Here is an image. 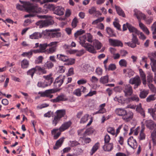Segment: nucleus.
<instances>
[{
  "mask_svg": "<svg viewBox=\"0 0 156 156\" xmlns=\"http://www.w3.org/2000/svg\"><path fill=\"white\" fill-rule=\"evenodd\" d=\"M47 72L46 70L42 68L40 66H37L35 67L31 68L28 70L27 72L28 75H30L33 78L34 73L37 74H45Z\"/></svg>",
  "mask_w": 156,
  "mask_h": 156,
  "instance_id": "nucleus-1",
  "label": "nucleus"
},
{
  "mask_svg": "<svg viewBox=\"0 0 156 156\" xmlns=\"http://www.w3.org/2000/svg\"><path fill=\"white\" fill-rule=\"evenodd\" d=\"M51 18V16L48 17L47 18H45V20L39 21L37 22L36 24L39 26V28L48 27L52 24L53 23V21Z\"/></svg>",
  "mask_w": 156,
  "mask_h": 156,
  "instance_id": "nucleus-2",
  "label": "nucleus"
},
{
  "mask_svg": "<svg viewBox=\"0 0 156 156\" xmlns=\"http://www.w3.org/2000/svg\"><path fill=\"white\" fill-rule=\"evenodd\" d=\"M20 2H21V5L17 4V9L20 10H25L28 12L30 3L29 2H23L21 1H20Z\"/></svg>",
  "mask_w": 156,
  "mask_h": 156,
  "instance_id": "nucleus-3",
  "label": "nucleus"
},
{
  "mask_svg": "<svg viewBox=\"0 0 156 156\" xmlns=\"http://www.w3.org/2000/svg\"><path fill=\"white\" fill-rule=\"evenodd\" d=\"M141 80L140 77L138 76H136L133 78L130 79L129 80V83L131 84H134V88L136 89L141 84Z\"/></svg>",
  "mask_w": 156,
  "mask_h": 156,
  "instance_id": "nucleus-4",
  "label": "nucleus"
},
{
  "mask_svg": "<svg viewBox=\"0 0 156 156\" xmlns=\"http://www.w3.org/2000/svg\"><path fill=\"white\" fill-rule=\"evenodd\" d=\"M28 12H32L34 14V16L36 13H40L43 12L41 8L37 5H33L30 3V6Z\"/></svg>",
  "mask_w": 156,
  "mask_h": 156,
  "instance_id": "nucleus-5",
  "label": "nucleus"
},
{
  "mask_svg": "<svg viewBox=\"0 0 156 156\" xmlns=\"http://www.w3.org/2000/svg\"><path fill=\"white\" fill-rule=\"evenodd\" d=\"M134 16H135L138 20L139 22L141 21V20L143 19L144 20L146 17V15L142 12L138 10L137 9H134L133 10Z\"/></svg>",
  "mask_w": 156,
  "mask_h": 156,
  "instance_id": "nucleus-6",
  "label": "nucleus"
},
{
  "mask_svg": "<svg viewBox=\"0 0 156 156\" xmlns=\"http://www.w3.org/2000/svg\"><path fill=\"white\" fill-rule=\"evenodd\" d=\"M65 9L62 6H56L54 8V13L57 15L61 16L63 15Z\"/></svg>",
  "mask_w": 156,
  "mask_h": 156,
  "instance_id": "nucleus-7",
  "label": "nucleus"
},
{
  "mask_svg": "<svg viewBox=\"0 0 156 156\" xmlns=\"http://www.w3.org/2000/svg\"><path fill=\"white\" fill-rule=\"evenodd\" d=\"M127 143L128 145L133 149H136L137 147V143L132 136L130 137L128 139Z\"/></svg>",
  "mask_w": 156,
  "mask_h": 156,
  "instance_id": "nucleus-8",
  "label": "nucleus"
},
{
  "mask_svg": "<svg viewBox=\"0 0 156 156\" xmlns=\"http://www.w3.org/2000/svg\"><path fill=\"white\" fill-rule=\"evenodd\" d=\"M123 92L126 96L131 95L133 93L132 87L129 84L125 85L124 88Z\"/></svg>",
  "mask_w": 156,
  "mask_h": 156,
  "instance_id": "nucleus-9",
  "label": "nucleus"
},
{
  "mask_svg": "<svg viewBox=\"0 0 156 156\" xmlns=\"http://www.w3.org/2000/svg\"><path fill=\"white\" fill-rule=\"evenodd\" d=\"M65 77V76L61 75L56 79L54 84L56 87H59L61 86L63 82Z\"/></svg>",
  "mask_w": 156,
  "mask_h": 156,
  "instance_id": "nucleus-10",
  "label": "nucleus"
},
{
  "mask_svg": "<svg viewBox=\"0 0 156 156\" xmlns=\"http://www.w3.org/2000/svg\"><path fill=\"white\" fill-rule=\"evenodd\" d=\"M108 42L112 46L121 47L123 46V44L121 41L118 40L109 39Z\"/></svg>",
  "mask_w": 156,
  "mask_h": 156,
  "instance_id": "nucleus-11",
  "label": "nucleus"
},
{
  "mask_svg": "<svg viewBox=\"0 0 156 156\" xmlns=\"http://www.w3.org/2000/svg\"><path fill=\"white\" fill-rule=\"evenodd\" d=\"M84 48L86 50L91 53L95 54L97 52L96 49L94 47V45L89 43H88L86 45H85L84 46Z\"/></svg>",
  "mask_w": 156,
  "mask_h": 156,
  "instance_id": "nucleus-12",
  "label": "nucleus"
},
{
  "mask_svg": "<svg viewBox=\"0 0 156 156\" xmlns=\"http://www.w3.org/2000/svg\"><path fill=\"white\" fill-rule=\"evenodd\" d=\"M72 124V122L70 121L64 122L59 128V131L63 132L67 129Z\"/></svg>",
  "mask_w": 156,
  "mask_h": 156,
  "instance_id": "nucleus-13",
  "label": "nucleus"
},
{
  "mask_svg": "<svg viewBox=\"0 0 156 156\" xmlns=\"http://www.w3.org/2000/svg\"><path fill=\"white\" fill-rule=\"evenodd\" d=\"M51 42L55 43L54 45H52L51 46H48V47H51L48 48L46 50V51L48 54H52L55 52L56 50L57 47L58 46V41H53Z\"/></svg>",
  "mask_w": 156,
  "mask_h": 156,
  "instance_id": "nucleus-14",
  "label": "nucleus"
},
{
  "mask_svg": "<svg viewBox=\"0 0 156 156\" xmlns=\"http://www.w3.org/2000/svg\"><path fill=\"white\" fill-rule=\"evenodd\" d=\"M133 114L130 111L127 112L126 111V113L122 117V119L125 121L129 122L133 118Z\"/></svg>",
  "mask_w": 156,
  "mask_h": 156,
  "instance_id": "nucleus-15",
  "label": "nucleus"
},
{
  "mask_svg": "<svg viewBox=\"0 0 156 156\" xmlns=\"http://www.w3.org/2000/svg\"><path fill=\"white\" fill-rule=\"evenodd\" d=\"M145 124L147 127L151 130L156 129V124L151 120H146Z\"/></svg>",
  "mask_w": 156,
  "mask_h": 156,
  "instance_id": "nucleus-16",
  "label": "nucleus"
},
{
  "mask_svg": "<svg viewBox=\"0 0 156 156\" xmlns=\"http://www.w3.org/2000/svg\"><path fill=\"white\" fill-rule=\"evenodd\" d=\"M139 26L140 29L146 34L149 35L150 32L147 27L141 21L139 22Z\"/></svg>",
  "mask_w": 156,
  "mask_h": 156,
  "instance_id": "nucleus-17",
  "label": "nucleus"
},
{
  "mask_svg": "<svg viewBox=\"0 0 156 156\" xmlns=\"http://www.w3.org/2000/svg\"><path fill=\"white\" fill-rule=\"evenodd\" d=\"M67 100V98H66L64 94H62L58 96L56 98L51 100L50 101L51 102L55 103L60 101H66Z\"/></svg>",
  "mask_w": 156,
  "mask_h": 156,
  "instance_id": "nucleus-18",
  "label": "nucleus"
},
{
  "mask_svg": "<svg viewBox=\"0 0 156 156\" xmlns=\"http://www.w3.org/2000/svg\"><path fill=\"white\" fill-rule=\"evenodd\" d=\"M55 43L50 42L49 44L45 43L43 44H40V45L39 49L40 50V52H43L44 51L46 48L48 47V46H51L52 45H54Z\"/></svg>",
  "mask_w": 156,
  "mask_h": 156,
  "instance_id": "nucleus-19",
  "label": "nucleus"
},
{
  "mask_svg": "<svg viewBox=\"0 0 156 156\" xmlns=\"http://www.w3.org/2000/svg\"><path fill=\"white\" fill-rule=\"evenodd\" d=\"M126 110L121 108H117L115 110V113L118 116L123 117L126 113Z\"/></svg>",
  "mask_w": 156,
  "mask_h": 156,
  "instance_id": "nucleus-20",
  "label": "nucleus"
},
{
  "mask_svg": "<svg viewBox=\"0 0 156 156\" xmlns=\"http://www.w3.org/2000/svg\"><path fill=\"white\" fill-rule=\"evenodd\" d=\"M136 111L138 112L139 113L143 118H144L145 116L144 111L142 107L141 104L140 103L137 105L136 108Z\"/></svg>",
  "mask_w": 156,
  "mask_h": 156,
  "instance_id": "nucleus-21",
  "label": "nucleus"
},
{
  "mask_svg": "<svg viewBox=\"0 0 156 156\" xmlns=\"http://www.w3.org/2000/svg\"><path fill=\"white\" fill-rule=\"evenodd\" d=\"M93 44L95 48L98 50L101 49L102 46V44L98 40L95 39L93 41Z\"/></svg>",
  "mask_w": 156,
  "mask_h": 156,
  "instance_id": "nucleus-22",
  "label": "nucleus"
},
{
  "mask_svg": "<svg viewBox=\"0 0 156 156\" xmlns=\"http://www.w3.org/2000/svg\"><path fill=\"white\" fill-rule=\"evenodd\" d=\"M61 132L59 131V128L56 129H53L51 131V133L52 134L54 135V138L56 139L60 136Z\"/></svg>",
  "mask_w": 156,
  "mask_h": 156,
  "instance_id": "nucleus-23",
  "label": "nucleus"
},
{
  "mask_svg": "<svg viewBox=\"0 0 156 156\" xmlns=\"http://www.w3.org/2000/svg\"><path fill=\"white\" fill-rule=\"evenodd\" d=\"M151 60L150 65L151 66L152 71L154 72H156V60L154 59L153 58L149 57Z\"/></svg>",
  "mask_w": 156,
  "mask_h": 156,
  "instance_id": "nucleus-24",
  "label": "nucleus"
},
{
  "mask_svg": "<svg viewBox=\"0 0 156 156\" xmlns=\"http://www.w3.org/2000/svg\"><path fill=\"white\" fill-rule=\"evenodd\" d=\"M56 92V90L54 89L46 90H45L46 97L51 98L53 97V95L51 94L55 93Z\"/></svg>",
  "mask_w": 156,
  "mask_h": 156,
  "instance_id": "nucleus-25",
  "label": "nucleus"
},
{
  "mask_svg": "<svg viewBox=\"0 0 156 156\" xmlns=\"http://www.w3.org/2000/svg\"><path fill=\"white\" fill-rule=\"evenodd\" d=\"M51 76L52 75L51 74H50L48 75L44 76H43V77L45 80V81L48 83L50 85L52 83L54 80L53 78L51 77Z\"/></svg>",
  "mask_w": 156,
  "mask_h": 156,
  "instance_id": "nucleus-26",
  "label": "nucleus"
},
{
  "mask_svg": "<svg viewBox=\"0 0 156 156\" xmlns=\"http://www.w3.org/2000/svg\"><path fill=\"white\" fill-rule=\"evenodd\" d=\"M42 34L40 33L35 32L30 35L29 37L32 39H37L41 37Z\"/></svg>",
  "mask_w": 156,
  "mask_h": 156,
  "instance_id": "nucleus-27",
  "label": "nucleus"
},
{
  "mask_svg": "<svg viewBox=\"0 0 156 156\" xmlns=\"http://www.w3.org/2000/svg\"><path fill=\"white\" fill-rule=\"evenodd\" d=\"M64 138L63 137L60 138L58 140L55 144V145L53 147L54 149H57L62 145L64 140Z\"/></svg>",
  "mask_w": 156,
  "mask_h": 156,
  "instance_id": "nucleus-28",
  "label": "nucleus"
},
{
  "mask_svg": "<svg viewBox=\"0 0 156 156\" xmlns=\"http://www.w3.org/2000/svg\"><path fill=\"white\" fill-rule=\"evenodd\" d=\"M56 115L60 119L63 117L66 114V111L64 109L58 110H57L55 112Z\"/></svg>",
  "mask_w": 156,
  "mask_h": 156,
  "instance_id": "nucleus-29",
  "label": "nucleus"
},
{
  "mask_svg": "<svg viewBox=\"0 0 156 156\" xmlns=\"http://www.w3.org/2000/svg\"><path fill=\"white\" fill-rule=\"evenodd\" d=\"M54 66V64L51 62L48 61L45 62L43 65L42 68L50 69H51Z\"/></svg>",
  "mask_w": 156,
  "mask_h": 156,
  "instance_id": "nucleus-30",
  "label": "nucleus"
},
{
  "mask_svg": "<svg viewBox=\"0 0 156 156\" xmlns=\"http://www.w3.org/2000/svg\"><path fill=\"white\" fill-rule=\"evenodd\" d=\"M123 72L124 74H126V75L129 77L133 76L134 74V71L131 69H123Z\"/></svg>",
  "mask_w": 156,
  "mask_h": 156,
  "instance_id": "nucleus-31",
  "label": "nucleus"
},
{
  "mask_svg": "<svg viewBox=\"0 0 156 156\" xmlns=\"http://www.w3.org/2000/svg\"><path fill=\"white\" fill-rule=\"evenodd\" d=\"M58 29H53V30H45L44 31L42 32V34L45 36L46 37H50L51 38V36L52 31H57Z\"/></svg>",
  "mask_w": 156,
  "mask_h": 156,
  "instance_id": "nucleus-32",
  "label": "nucleus"
},
{
  "mask_svg": "<svg viewBox=\"0 0 156 156\" xmlns=\"http://www.w3.org/2000/svg\"><path fill=\"white\" fill-rule=\"evenodd\" d=\"M67 56L62 54H57V58L59 61L63 62H65L66 60L67 59Z\"/></svg>",
  "mask_w": 156,
  "mask_h": 156,
  "instance_id": "nucleus-33",
  "label": "nucleus"
},
{
  "mask_svg": "<svg viewBox=\"0 0 156 156\" xmlns=\"http://www.w3.org/2000/svg\"><path fill=\"white\" fill-rule=\"evenodd\" d=\"M113 144L112 143L105 144L103 146V148L104 151H111L113 148Z\"/></svg>",
  "mask_w": 156,
  "mask_h": 156,
  "instance_id": "nucleus-34",
  "label": "nucleus"
},
{
  "mask_svg": "<svg viewBox=\"0 0 156 156\" xmlns=\"http://www.w3.org/2000/svg\"><path fill=\"white\" fill-rule=\"evenodd\" d=\"M50 86L48 83L45 81H39L37 84V86L39 87L44 88L48 86Z\"/></svg>",
  "mask_w": 156,
  "mask_h": 156,
  "instance_id": "nucleus-35",
  "label": "nucleus"
},
{
  "mask_svg": "<svg viewBox=\"0 0 156 156\" xmlns=\"http://www.w3.org/2000/svg\"><path fill=\"white\" fill-rule=\"evenodd\" d=\"M21 65L22 68H27L29 66V62L27 60L24 59L21 62Z\"/></svg>",
  "mask_w": 156,
  "mask_h": 156,
  "instance_id": "nucleus-36",
  "label": "nucleus"
},
{
  "mask_svg": "<svg viewBox=\"0 0 156 156\" xmlns=\"http://www.w3.org/2000/svg\"><path fill=\"white\" fill-rule=\"evenodd\" d=\"M148 94V90H141L139 96L141 98L143 99L145 98Z\"/></svg>",
  "mask_w": 156,
  "mask_h": 156,
  "instance_id": "nucleus-37",
  "label": "nucleus"
},
{
  "mask_svg": "<svg viewBox=\"0 0 156 156\" xmlns=\"http://www.w3.org/2000/svg\"><path fill=\"white\" fill-rule=\"evenodd\" d=\"M99 147V143H96L93 147L90 152V154L92 155L98 149Z\"/></svg>",
  "mask_w": 156,
  "mask_h": 156,
  "instance_id": "nucleus-38",
  "label": "nucleus"
},
{
  "mask_svg": "<svg viewBox=\"0 0 156 156\" xmlns=\"http://www.w3.org/2000/svg\"><path fill=\"white\" fill-rule=\"evenodd\" d=\"M153 131L151 133V138L153 141L154 145L156 144V129H154Z\"/></svg>",
  "mask_w": 156,
  "mask_h": 156,
  "instance_id": "nucleus-39",
  "label": "nucleus"
},
{
  "mask_svg": "<svg viewBox=\"0 0 156 156\" xmlns=\"http://www.w3.org/2000/svg\"><path fill=\"white\" fill-rule=\"evenodd\" d=\"M79 39L80 44L83 47L85 45H86L88 43H85L86 41V37L85 35L80 37L79 38Z\"/></svg>",
  "mask_w": 156,
  "mask_h": 156,
  "instance_id": "nucleus-40",
  "label": "nucleus"
},
{
  "mask_svg": "<svg viewBox=\"0 0 156 156\" xmlns=\"http://www.w3.org/2000/svg\"><path fill=\"white\" fill-rule=\"evenodd\" d=\"M133 128H132L130 129V132L129 133V135H131L132 133H133V134L135 136H137L138 135L139 132L140 131V127L139 126L137 127L134 130L133 129Z\"/></svg>",
  "mask_w": 156,
  "mask_h": 156,
  "instance_id": "nucleus-41",
  "label": "nucleus"
},
{
  "mask_svg": "<svg viewBox=\"0 0 156 156\" xmlns=\"http://www.w3.org/2000/svg\"><path fill=\"white\" fill-rule=\"evenodd\" d=\"M115 7L116 9L117 13L119 15L124 17L125 16V14L122 9L119 7L118 6L116 5H115Z\"/></svg>",
  "mask_w": 156,
  "mask_h": 156,
  "instance_id": "nucleus-42",
  "label": "nucleus"
},
{
  "mask_svg": "<svg viewBox=\"0 0 156 156\" xmlns=\"http://www.w3.org/2000/svg\"><path fill=\"white\" fill-rule=\"evenodd\" d=\"M75 62V59L72 58H69L67 57V59L64 63V65H70L74 64Z\"/></svg>",
  "mask_w": 156,
  "mask_h": 156,
  "instance_id": "nucleus-43",
  "label": "nucleus"
},
{
  "mask_svg": "<svg viewBox=\"0 0 156 156\" xmlns=\"http://www.w3.org/2000/svg\"><path fill=\"white\" fill-rule=\"evenodd\" d=\"M128 29L130 32L136 34L138 30L130 24L128 25Z\"/></svg>",
  "mask_w": 156,
  "mask_h": 156,
  "instance_id": "nucleus-44",
  "label": "nucleus"
},
{
  "mask_svg": "<svg viewBox=\"0 0 156 156\" xmlns=\"http://www.w3.org/2000/svg\"><path fill=\"white\" fill-rule=\"evenodd\" d=\"M94 129L92 128H90L86 129V131L83 134L84 136L89 135L93 133Z\"/></svg>",
  "mask_w": 156,
  "mask_h": 156,
  "instance_id": "nucleus-45",
  "label": "nucleus"
},
{
  "mask_svg": "<svg viewBox=\"0 0 156 156\" xmlns=\"http://www.w3.org/2000/svg\"><path fill=\"white\" fill-rule=\"evenodd\" d=\"M108 75L102 76L100 79V82L102 83H106L108 82Z\"/></svg>",
  "mask_w": 156,
  "mask_h": 156,
  "instance_id": "nucleus-46",
  "label": "nucleus"
},
{
  "mask_svg": "<svg viewBox=\"0 0 156 156\" xmlns=\"http://www.w3.org/2000/svg\"><path fill=\"white\" fill-rule=\"evenodd\" d=\"M105 106V103L102 104L100 106L99 111L100 114H103L106 112V109L104 108Z\"/></svg>",
  "mask_w": 156,
  "mask_h": 156,
  "instance_id": "nucleus-47",
  "label": "nucleus"
},
{
  "mask_svg": "<svg viewBox=\"0 0 156 156\" xmlns=\"http://www.w3.org/2000/svg\"><path fill=\"white\" fill-rule=\"evenodd\" d=\"M56 31H52L51 38H58L61 37V34L60 32H56Z\"/></svg>",
  "mask_w": 156,
  "mask_h": 156,
  "instance_id": "nucleus-48",
  "label": "nucleus"
},
{
  "mask_svg": "<svg viewBox=\"0 0 156 156\" xmlns=\"http://www.w3.org/2000/svg\"><path fill=\"white\" fill-rule=\"evenodd\" d=\"M136 34L138 36L139 38L143 40H145L146 38V36L144 34L139 30L138 31Z\"/></svg>",
  "mask_w": 156,
  "mask_h": 156,
  "instance_id": "nucleus-49",
  "label": "nucleus"
},
{
  "mask_svg": "<svg viewBox=\"0 0 156 156\" xmlns=\"http://www.w3.org/2000/svg\"><path fill=\"white\" fill-rule=\"evenodd\" d=\"M88 116L89 115L87 114L84 115L81 118L80 123L83 124L85 123L88 120Z\"/></svg>",
  "mask_w": 156,
  "mask_h": 156,
  "instance_id": "nucleus-50",
  "label": "nucleus"
},
{
  "mask_svg": "<svg viewBox=\"0 0 156 156\" xmlns=\"http://www.w3.org/2000/svg\"><path fill=\"white\" fill-rule=\"evenodd\" d=\"M139 100V98L136 95H133L129 98V101H134L137 102Z\"/></svg>",
  "mask_w": 156,
  "mask_h": 156,
  "instance_id": "nucleus-51",
  "label": "nucleus"
},
{
  "mask_svg": "<svg viewBox=\"0 0 156 156\" xmlns=\"http://www.w3.org/2000/svg\"><path fill=\"white\" fill-rule=\"evenodd\" d=\"M113 24L117 29H120V26L118 20L117 18L115 19V21L113 22Z\"/></svg>",
  "mask_w": 156,
  "mask_h": 156,
  "instance_id": "nucleus-52",
  "label": "nucleus"
},
{
  "mask_svg": "<svg viewBox=\"0 0 156 156\" xmlns=\"http://www.w3.org/2000/svg\"><path fill=\"white\" fill-rule=\"evenodd\" d=\"M84 66V67L86 68V70L89 73L92 72L94 70V68L93 66L88 65Z\"/></svg>",
  "mask_w": 156,
  "mask_h": 156,
  "instance_id": "nucleus-53",
  "label": "nucleus"
},
{
  "mask_svg": "<svg viewBox=\"0 0 156 156\" xmlns=\"http://www.w3.org/2000/svg\"><path fill=\"white\" fill-rule=\"evenodd\" d=\"M107 132L109 133L113 136H115V129L114 128L112 127H108L107 129Z\"/></svg>",
  "mask_w": 156,
  "mask_h": 156,
  "instance_id": "nucleus-54",
  "label": "nucleus"
},
{
  "mask_svg": "<svg viewBox=\"0 0 156 156\" xmlns=\"http://www.w3.org/2000/svg\"><path fill=\"white\" fill-rule=\"evenodd\" d=\"M95 72L97 75L100 76L102 75L103 70L101 68L98 67L96 68Z\"/></svg>",
  "mask_w": 156,
  "mask_h": 156,
  "instance_id": "nucleus-55",
  "label": "nucleus"
},
{
  "mask_svg": "<svg viewBox=\"0 0 156 156\" xmlns=\"http://www.w3.org/2000/svg\"><path fill=\"white\" fill-rule=\"evenodd\" d=\"M60 119L58 118L56 116H55L54 117L53 120H52V124L54 126H56L57 124L58 123V122L60 120Z\"/></svg>",
  "mask_w": 156,
  "mask_h": 156,
  "instance_id": "nucleus-56",
  "label": "nucleus"
},
{
  "mask_svg": "<svg viewBox=\"0 0 156 156\" xmlns=\"http://www.w3.org/2000/svg\"><path fill=\"white\" fill-rule=\"evenodd\" d=\"M119 64L121 66L126 67L127 65V62L124 59H122L119 62Z\"/></svg>",
  "mask_w": 156,
  "mask_h": 156,
  "instance_id": "nucleus-57",
  "label": "nucleus"
},
{
  "mask_svg": "<svg viewBox=\"0 0 156 156\" xmlns=\"http://www.w3.org/2000/svg\"><path fill=\"white\" fill-rule=\"evenodd\" d=\"M156 98L154 97V95H151L148 96L146 99V101L149 102L151 101L155 100Z\"/></svg>",
  "mask_w": 156,
  "mask_h": 156,
  "instance_id": "nucleus-58",
  "label": "nucleus"
},
{
  "mask_svg": "<svg viewBox=\"0 0 156 156\" xmlns=\"http://www.w3.org/2000/svg\"><path fill=\"white\" fill-rule=\"evenodd\" d=\"M144 20L145 21L147 24H150L152 22L153 20V17H150L147 18L146 16Z\"/></svg>",
  "mask_w": 156,
  "mask_h": 156,
  "instance_id": "nucleus-59",
  "label": "nucleus"
},
{
  "mask_svg": "<svg viewBox=\"0 0 156 156\" xmlns=\"http://www.w3.org/2000/svg\"><path fill=\"white\" fill-rule=\"evenodd\" d=\"M43 59V57L42 56H40L37 58L35 61V63L36 64H39L42 62V60Z\"/></svg>",
  "mask_w": 156,
  "mask_h": 156,
  "instance_id": "nucleus-60",
  "label": "nucleus"
},
{
  "mask_svg": "<svg viewBox=\"0 0 156 156\" xmlns=\"http://www.w3.org/2000/svg\"><path fill=\"white\" fill-rule=\"evenodd\" d=\"M32 55V52L30 50V51L23 53L21 55L24 57H27L28 58H30Z\"/></svg>",
  "mask_w": 156,
  "mask_h": 156,
  "instance_id": "nucleus-61",
  "label": "nucleus"
},
{
  "mask_svg": "<svg viewBox=\"0 0 156 156\" xmlns=\"http://www.w3.org/2000/svg\"><path fill=\"white\" fill-rule=\"evenodd\" d=\"M84 32L85 31L84 30L80 29V30L77 31L75 33L74 36L76 38H77L78 36L83 34Z\"/></svg>",
  "mask_w": 156,
  "mask_h": 156,
  "instance_id": "nucleus-62",
  "label": "nucleus"
},
{
  "mask_svg": "<svg viewBox=\"0 0 156 156\" xmlns=\"http://www.w3.org/2000/svg\"><path fill=\"white\" fill-rule=\"evenodd\" d=\"M139 70L140 75L141 79L146 78V75L142 69H139Z\"/></svg>",
  "mask_w": 156,
  "mask_h": 156,
  "instance_id": "nucleus-63",
  "label": "nucleus"
},
{
  "mask_svg": "<svg viewBox=\"0 0 156 156\" xmlns=\"http://www.w3.org/2000/svg\"><path fill=\"white\" fill-rule=\"evenodd\" d=\"M104 20V17H100L96 20L92 22V24L93 25L96 24L98 23L101 22L103 21Z\"/></svg>",
  "mask_w": 156,
  "mask_h": 156,
  "instance_id": "nucleus-64",
  "label": "nucleus"
}]
</instances>
